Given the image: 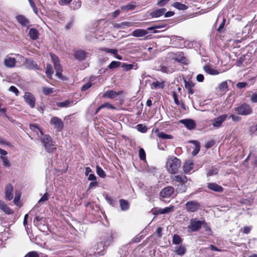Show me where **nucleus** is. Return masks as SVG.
I'll return each mask as SVG.
<instances>
[{
	"label": "nucleus",
	"instance_id": "f257e3e1",
	"mask_svg": "<svg viewBox=\"0 0 257 257\" xmlns=\"http://www.w3.org/2000/svg\"><path fill=\"white\" fill-rule=\"evenodd\" d=\"M45 150L48 153H52L57 149V146L53 141L52 138L48 135H43L40 138Z\"/></svg>",
	"mask_w": 257,
	"mask_h": 257
},
{
	"label": "nucleus",
	"instance_id": "f03ea898",
	"mask_svg": "<svg viewBox=\"0 0 257 257\" xmlns=\"http://www.w3.org/2000/svg\"><path fill=\"white\" fill-rule=\"evenodd\" d=\"M181 165L180 160L174 156H171L168 159L166 167L168 172L171 174H175Z\"/></svg>",
	"mask_w": 257,
	"mask_h": 257
},
{
	"label": "nucleus",
	"instance_id": "7ed1b4c3",
	"mask_svg": "<svg viewBox=\"0 0 257 257\" xmlns=\"http://www.w3.org/2000/svg\"><path fill=\"white\" fill-rule=\"evenodd\" d=\"M234 110L238 114L241 115H249L252 112V109L250 106L245 103L235 107Z\"/></svg>",
	"mask_w": 257,
	"mask_h": 257
},
{
	"label": "nucleus",
	"instance_id": "20e7f679",
	"mask_svg": "<svg viewBox=\"0 0 257 257\" xmlns=\"http://www.w3.org/2000/svg\"><path fill=\"white\" fill-rule=\"evenodd\" d=\"M203 220H198L196 218H192L190 220V224L188 226V229L191 232L199 230L202 226Z\"/></svg>",
	"mask_w": 257,
	"mask_h": 257
},
{
	"label": "nucleus",
	"instance_id": "39448f33",
	"mask_svg": "<svg viewBox=\"0 0 257 257\" xmlns=\"http://www.w3.org/2000/svg\"><path fill=\"white\" fill-rule=\"evenodd\" d=\"M185 206L187 211L190 212H195L200 208V204L195 200L187 202Z\"/></svg>",
	"mask_w": 257,
	"mask_h": 257
},
{
	"label": "nucleus",
	"instance_id": "423d86ee",
	"mask_svg": "<svg viewBox=\"0 0 257 257\" xmlns=\"http://www.w3.org/2000/svg\"><path fill=\"white\" fill-rule=\"evenodd\" d=\"M50 123L54 126V128L56 129L58 132H61L64 127L63 121L56 116H54L51 118Z\"/></svg>",
	"mask_w": 257,
	"mask_h": 257
},
{
	"label": "nucleus",
	"instance_id": "0eeeda50",
	"mask_svg": "<svg viewBox=\"0 0 257 257\" xmlns=\"http://www.w3.org/2000/svg\"><path fill=\"white\" fill-rule=\"evenodd\" d=\"M24 98L25 102L29 104L31 108H34L35 106L36 99L33 94L27 92L25 93Z\"/></svg>",
	"mask_w": 257,
	"mask_h": 257
},
{
	"label": "nucleus",
	"instance_id": "6e6552de",
	"mask_svg": "<svg viewBox=\"0 0 257 257\" xmlns=\"http://www.w3.org/2000/svg\"><path fill=\"white\" fill-rule=\"evenodd\" d=\"M13 186L11 184H8L5 188V199L8 201L13 198Z\"/></svg>",
	"mask_w": 257,
	"mask_h": 257
},
{
	"label": "nucleus",
	"instance_id": "1a4fd4ad",
	"mask_svg": "<svg viewBox=\"0 0 257 257\" xmlns=\"http://www.w3.org/2000/svg\"><path fill=\"white\" fill-rule=\"evenodd\" d=\"M174 189L172 186H168L160 192V196L163 198H169L173 194Z\"/></svg>",
	"mask_w": 257,
	"mask_h": 257
},
{
	"label": "nucleus",
	"instance_id": "9d476101",
	"mask_svg": "<svg viewBox=\"0 0 257 257\" xmlns=\"http://www.w3.org/2000/svg\"><path fill=\"white\" fill-rule=\"evenodd\" d=\"M180 122L183 124L188 130H191L195 128L196 123L192 119H182Z\"/></svg>",
	"mask_w": 257,
	"mask_h": 257
},
{
	"label": "nucleus",
	"instance_id": "9b49d317",
	"mask_svg": "<svg viewBox=\"0 0 257 257\" xmlns=\"http://www.w3.org/2000/svg\"><path fill=\"white\" fill-rule=\"evenodd\" d=\"M87 54L83 50H76L74 52V56L76 59L79 61H83L86 58Z\"/></svg>",
	"mask_w": 257,
	"mask_h": 257
},
{
	"label": "nucleus",
	"instance_id": "f8f14e48",
	"mask_svg": "<svg viewBox=\"0 0 257 257\" xmlns=\"http://www.w3.org/2000/svg\"><path fill=\"white\" fill-rule=\"evenodd\" d=\"M227 114H224L220 115L213 120V125L214 127H219L221 126L222 122L226 119Z\"/></svg>",
	"mask_w": 257,
	"mask_h": 257
},
{
	"label": "nucleus",
	"instance_id": "ddd939ff",
	"mask_svg": "<svg viewBox=\"0 0 257 257\" xmlns=\"http://www.w3.org/2000/svg\"><path fill=\"white\" fill-rule=\"evenodd\" d=\"M25 65L26 68L29 69H39L37 63L35 61L30 58L26 59Z\"/></svg>",
	"mask_w": 257,
	"mask_h": 257
},
{
	"label": "nucleus",
	"instance_id": "4468645a",
	"mask_svg": "<svg viewBox=\"0 0 257 257\" xmlns=\"http://www.w3.org/2000/svg\"><path fill=\"white\" fill-rule=\"evenodd\" d=\"M17 21L23 27H28L29 26L30 21L23 15H18L16 17Z\"/></svg>",
	"mask_w": 257,
	"mask_h": 257
},
{
	"label": "nucleus",
	"instance_id": "2eb2a0df",
	"mask_svg": "<svg viewBox=\"0 0 257 257\" xmlns=\"http://www.w3.org/2000/svg\"><path fill=\"white\" fill-rule=\"evenodd\" d=\"M207 187L215 192H221L223 191V188L220 185H218L216 183H208Z\"/></svg>",
	"mask_w": 257,
	"mask_h": 257
},
{
	"label": "nucleus",
	"instance_id": "dca6fc26",
	"mask_svg": "<svg viewBox=\"0 0 257 257\" xmlns=\"http://www.w3.org/2000/svg\"><path fill=\"white\" fill-rule=\"evenodd\" d=\"M16 60L15 58L7 57L4 60L5 65L8 68H13L15 66Z\"/></svg>",
	"mask_w": 257,
	"mask_h": 257
},
{
	"label": "nucleus",
	"instance_id": "f3484780",
	"mask_svg": "<svg viewBox=\"0 0 257 257\" xmlns=\"http://www.w3.org/2000/svg\"><path fill=\"white\" fill-rule=\"evenodd\" d=\"M121 93V91L116 92L112 90H107L103 94V97L113 99L116 96L120 95Z\"/></svg>",
	"mask_w": 257,
	"mask_h": 257
},
{
	"label": "nucleus",
	"instance_id": "a211bd4d",
	"mask_svg": "<svg viewBox=\"0 0 257 257\" xmlns=\"http://www.w3.org/2000/svg\"><path fill=\"white\" fill-rule=\"evenodd\" d=\"M174 208V206H170L169 207H167L164 208H160L158 210H156L154 213L155 215L162 214H166L170 213L173 211Z\"/></svg>",
	"mask_w": 257,
	"mask_h": 257
},
{
	"label": "nucleus",
	"instance_id": "6ab92c4d",
	"mask_svg": "<svg viewBox=\"0 0 257 257\" xmlns=\"http://www.w3.org/2000/svg\"><path fill=\"white\" fill-rule=\"evenodd\" d=\"M204 70L208 74L215 75L219 74L220 72L217 69H214L209 65H205L203 67Z\"/></svg>",
	"mask_w": 257,
	"mask_h": 257
},
{
	"label": "nucleus",
	"instance_id": "aec40b11",
	"mask_svg": "<svg viewBox=\"0 0 257 257\" xmlns=\"http://www.w3.org/2000/svg\"><path fill=\"white\" fill-rule=\"evenodd\" d=\"M166 10L165 8H162L156 10L150 13V16L152 18H158L165 14Z\"/></svg>",
	"mask_w": 257,
	"mask_h": 257
},
{
	"label": "nucleus",
	"instance_id": "412c9836",
	"mask_svg": "<svg viewBox=\"0 0 257 257\" xmlns=\"http://www.w3.org/2000/svg\"><path fill=\"white\" fill-rule=\"evenodd\" d=\"M155 133L156 134L157 136L163 140L166 139H172L173 138V136L170 135H167L164 132H160L158 128H157L155 130Z\"/></svg>",
	"mask_w": 257,
	"mask_h": 257
},
{
	"label": "nucleus",
	"instance_id": "4be33fe9",
	"mask_svg": "<svg viewBox=\"0 0 257 257\" xmlns=\"http://www.w3.org/2000/svg\"><path fill=\"white\" fill-rule=\"evenodd\" d=\"M113 238V234L112 232H110L107 235L104 237L103 241V247H107L110 243L112 241Z\"/></svg>",
	"mask_w": 257,
	"mask_h": 257
},
{
	"label": "nucleus",
	"instance_id": "5701e85b",
	"mask_svg": "<svg viewBox=\"0 0 257 257\" xmlns=\"http://www.w3.org/2000/svg\"><path fill=\"white\" fill-rule=\"evenodd\" d=\"M0 208L7 214H11L13 213V211L1 200H0Z\"/></svg>",
	"mask_w": 257,
	"mask_h": 257
},
{
	"label": "nucleus",
	"instance_id": "b1692460",
	"mask_svg": "<svg viewBox=\"0 0 257 257\" xmlns=\"http://www.w3.org/2000/svg\"><path fill=\"white\" fill-rule=\"evenodd\" d=\"M54 67L56 71V75L60 78L62 77V68L60 61L54 64Z\"/></svg>",
	"mask_w": 257,
	"mask_h": 257
},
{
	"label": "nucleus",
	"instance_id": "393cba45",
	"mask_svg": "<svg viewBox=\"0 0 257 257\" xmlns=\"http://www.w3.org/2000/svg\"><path fill=\"white\" fill-rule=\"evenodd\" d=\"M148 32L144 29H137L133 31L132 35L136 37H143L147 34Z\"/></svg>",
	"mask_w": 257,
	"mask_h": 257
},
{
	"label": "nucleus",
	"instance_id": "a878e982",
	"mask_svg": "<svg viewBox=\"0 0 257 257\" xmlns=\"http://www.w3.org/2000/svg\"><path fill=\"white\" fill-rule=\"evenodd\" d=\"M185 87L187 89L189 94H192L194 93V91L192 88L194 86V84L192 81H188L184 80Z\"/></svg>",
	"mask_w": 257,
	"mask_h": 257
},
{
	"label": "nucleus",
	"instance_id": "bb28decb",
	"mask_svg": "<svg viewBox=\"0 0 257 257\" xmlns=\"http://www.w3.org/2000/svg\"><path fill=\"white\" fill-rule=\"evenodd\" d=\"M193 163L192 160H188L187 161L183 166V170L185 173L189 172L193 167Z\"/></svg>",
	"mask_w": 257,
	"mask_h": 257
},
{
	"label": "nucleus",
	"instance_id": "cd10ccee",
	"mask_svg": "<svg viewBox=\"0 0 257 257\" xmlns=\"http://www.w3.org/2000/svg\"><path fill=\"white\" fill-rule=\"evenodd\" d=\"M175 56L173 57V59L179 62L184 63L185 57L184 56V54L182 52H178L174 55Z\"/></svg>",
	"mask_w": 257,
	"mask_h": 257
},
{
	"label": "nucleus",
	"instance_id": "c85d7f7f",
	"mask_svg": "<svg viewBox=\"0 0 257 257\" xmlns=\"http://www.w3.org/2000/svg\"><path fill=\"white\" fill-rule=\"evenodd\" d=\"M132 26H133V23L129 22H122L119 24H117V23L115 24L113 26L115 28L123 29V28H125V27H131Z\"/></svg>",
	"mask_w": 257,
	"mask_h": 257
},
{
	"label": "nucleus",
	"instance_id": "c756f323",
	"mask_svg": "<svg viewBox=\"0 0 257 257\" xmlns=\"http://www.w3.org/2000/svg\"><path fill=\"white\" fill-rule=\"evenodd\" d=\"M165 87V83L164 81L159 82L158 81L156 82H153L152 83L151 85V87L152 89H158L161 88L163 89Z\"/></svg>",
	"mask_w": 257,
	"mask_h": 257
},
{
	"label": "nucleus",
	"instance_id": "7c9ffc66",
	"mask_svg": "<svg viewBox=\"0 0 257 257\" xmlns=\"http://www.w3.org/2000/svg\"><path fill=\"white\" fill-rule=\"evenodd\" d=\"M39 32L36 29L31 28L30 29L29 35L33 40H36L38 38Z\"/></svg>",
	"mask_w": 257,
	"mask_h": 257
},
{
	"label": "nucleus",
	"instance_id": "2f4dec72",
	"mask_svg": "<svg viewBox=\"0 0 257 257\" xmlns=\"http://www.w3.org/2000/svg\"><path fill=\"white\" fill-rule=\"evenodd\" d=\"M120 206L122 211H126L128 209L130 205L127 201L124 199L119 200Z\"/></svg>",
	"mask_w": 257,
	"mask_h": 257
},
{
	"label": "nucleus",
	"instance_id": "473e14b6",
	"mask_svg": "<svg viewBox=\"0 0 257 257\" xmlns=\"http://www.w3.org/2000/svg\"><path fill=\"white\" fill-rule=\"evenodd\" d=\"M175 248L176 250L175 251L179 255H184L186 251V248L182 245L177 246Z\"/></svg>",
	"mask_w": 257,
	"mask_h": 257
},
{
	"label": "nucleus",
	"instance_id": "72a5a7b5",
	"mask_svg": "<svg viewBox=\"0 0 257 257\" xmlns=\"http://www.w3.org/2000/svg\"><path fill=\"white\" fill-rule=\"evenodd\" d=\"M172 6L174 8H175L179 10H187L188 8V6H187L186 5L181 4L180 3H179V2L174 3L172 5Z\"/></svg>",
	"mask_w": 257,
	"mask_h": 257
},
{
	"label": "nucleus",
	"instance_id": "f704fd0d",
	"mask_svg": "<svg viewBox=\"0 0 257 257\" xmlns=\"http://www.w3.org/2000/svg\"><path fill=\"white\" fill-rule=\"evenodd\" d=\"M72 103V101L70 100H66L63 102H57L56 104L60 107H67L69 106Z\"/></svg>",
	"mask_w": 257,
	"mask_h": 257
},
{
	"label": "nucleus",
	"instance_id": "c9c22d12",
	"mask_svg": "<svg viewBox=\"0 0 257 257\" xmlns=\"http://www.w3.org/2000/svg\"><path fill=\"white\" fill-rule=\"evenodd\" d=\"M44 219L43 217L40 216H36L34 220V224L35 226H38L42 224Z\"/></svg>",
	"mask_w": 257,
	"mask_h": 257
},
{
	"label": "nucleus",
	"instance_id": "e433bc0d",
	"mask_svg": "<svg viewBox=\"0 0 257 257\" xmlns=\"http://www.w3.org/2000/svg\"><path fill=\"white\" fill-rule=\"evenodd\" d=\"M193 143L194 144L195 147L194 150L192 152V155L193 156L196 155L199 152L200 149V147L199 145V143L197 141H193Z\"/></svg>",
	"mask_w": 257,
	"mask_h": 257
},
{
	"label": "nucleus",
	"instance_id": "4c0bfd02",
	"mask_svg": "<svg viewBox=\"0 0 257 257\" xmlns=\"http://www.w3.org/2000/svg\"><path fill=\"white\" fill-rule=\"evenodd\" d=\"M175 178L177 182L182 183H185L187 181V178L185 175H176Z\"/></svg>",
	"mask_w": 257,
	"mask_h": 257
},
{
	"label": "nucleus",
	"instance_id": "58836bf2",
	"mask_svg": "<svg viewBox=\"0 0 257 257\" xmlns=\"http://www.w3.org/2000/svg\"><path fill=\"white\" fill-rule=\"evenodd\" d=\"M46 73L48 77H50L54 73L53 67L51 64H48L46 65Z\"/></svg>",
	"mask_w": 257,
	"mask_h": 257
},
{
	"label": "nucleus",
	"instance_id": "ea45409f",
	"mask_svg": "<svg viewBox=\"0 0 257 257\" xmlns=\"http://www.w3.org/2000/svg\"><path fill=\"white\" fill-rule=\"evenodd\" d=\"M96 173L97 175L101 178H104L106 176V174L105 172L102 170V169L99 166H96Z\"/></svg>",
	"mask_w": 257,
	"mask_h": 257
},
{
	"label": "nucleus",
	"instance_id": "a19ab883",
	"mask_svg": "<svg viewBox=\"0 0 257 257\" xmlns=\"http://www.w3.org/2000/svg\"><path fill=\"white\" fill-rule=\"evenodd\" d=\"M136 6L135 5L129 4L126 5L122 6L121 7V9L124 11H128L130 10H133L135 9Z\"/></svg>",
	"mask_w": 257,
	"mask_h": 257
},
{
	"label": "nucleus",
	"instance_id": "79ce46f5",
	"mask_svg": "<svg viewBox=\"0 0 257 257\" xmlns=\"http://www.w3.org/2000/svg\"><path fill=\"white\" fill-rule=\"evenodd\" d=\"M182 242V238L178 234H174L173 237L172 242L174 244H179Z\"/></svg>",
	"mask_w": 257,
	"mask_h": 257
},
{
	"label": "nucleus",
	"instance_id": "37998d69",
	"mask_svg": "<svg viewBox=\"0 0 257 257\" xmlns=\"http://www.w3.org/2000/svg\"><path fill=\"white\" fill-rule=\"evenodd\" d=\"M120 64L121 62L119 61H113L110 63L108 67L109 69H114L119 67Z\"/></svg>",
	"mask_w": 257,
	"mask_h": 257
},
{
	"label": "nucleus",
	"instance_id": "c03bdc74",
	"mask_svg": "<svg viewBox=\"0 0 257 257\" xmlns=\"http://www.w3.org/2000/svg\"><path fill=\"white\" fill-rule=\"evenodd\" d=\"M29 127L32 131L36 132V133H38V132L39 131L42 135H43V132L37 124H30Z\"/></svg>",
	"mask_w": 257,
	"mask_h": 257
},
{
	"label": "nucleus",
	"instance_id": "a18cd8bd",
	"mask_svg": "<svg viewBox=\"0 0 257 257\" xmlns=\"http://www.w3.org/2000/svg\"><path fill=\"white\" fill-rule=\"evenodd\" d=\"M136 128L139 132H140L142 133H146L148 130L147 126L144 125L142 124H139L137 125Z\"/></svg>",
	"mask_w": 257,
	"mask_h": 257
},
{
	"label": "nucleus",
	"instance_id": "49530a36",
	"mask_svg": "<svg viewBox=\"0 0 257 257\" xmlns=\"http://www.w3.org/2000/svg\"><path fill=\"white\" fill-rule=\"evenodd\" d=\"M202 225H203V227L205 228V231L208 232V234L211 235L212 233L211 229L209 226V225L207 224V223H206V222L205 221L204 219L203 220Z\"/></svg>",
	"mask_w": 257,
	"mask_h": 257
},
{
	"label": "nucleus",
	"instance_id": "de8ad7c7",
	"mask_svg": "<svg viewBox=\"0 0 257 257\" xmlns=\"http://www.w3.org/2000/svg\"><path fill=\"white\" fill-rule=\"evenodd\" d=\"M1 159L3 161V164L4 166L8 167H10V166H11L10 162L7 157L2 156L1 157Z\"/></svg>",
	"mask_w": 257,
	"mask_h": 257
},
{
	"label": "nucleus",
	"instance_id": "09e8293b",
	"mask_svg": "<svg viewBox=\"0 0 257 257\" xmlns=\"http://www.w3.org/2000/svg\"><path fill=\"white\" fill-rule=\"evenodd\" d=\"M139 156L140 160L144 161L146 160V153L143 148H140L139 152Z\"/></svg>",
	"mask_w": 257,
	"mask_h": 257
},
{
	"label": "nucleus",
	"instance_id": "8fccbe9b",
	"mask_svg": "<svg viewBox=\"0 0 257 257\" xmlns=\"http://www.w3.org/2000/svg\"><path fill=\"white\" fill-rule=\"evenodd\" d=\"M251 31V28L250 25H246L243 29L242 34H245V36H246L247 34H248L249 33H250Z\"/></svg>",
	"mask_w": 257,
	"mask_h": 257
},
{
	"label": "nucleus",
	"instance_id": "3c124183",
	"mask_svg": "<svg viewBox=\"0 0 257 257\" xmlns=\"http://www.w3.org/2000/svg\"><path fill=\"white\" fill-rule=\"evenodd\" d=\"M159 70H160L161 71H162L164 73H170L172 72V71L170 70L168 67H167L165 66H163V65L160 66Z\"/></svg>",
	"mask_w": 257,
	"mask_h": 257
},
{
	"label": "nucleus",
	"instance_id": "603ef678",
	"mask_svg": "<svg viewBox=\"0 0 257 257\" xmlns=\"http://www.w3.org/2000/svg\"><path fill=\"white\" fill-rule=\"evenodd\" d=\"M43 92L45 95H48L52 93L53 92V89L52 88L45 87L42 89Z\"/></svg>",
	"mask_w": 257,
	"mask_h": 257
},
{
	"label": "nucleus",
	"instance_id": "864d4df0",
	"mask_svg": "<svg viewBox=\"0 0 257 257\" xmlns=\"http://www.w3.org/2000/svg\"><path fill=\"white\" fill-rule=\"evenodd\" d=\"M250 132L251 135L257 136V124L250 127Z\"/></svg>",
	"mask_w": 257,
	"mask_h": 257
},
{
	"label": "nucleus",
	"instance_id": "5fc2aeb1",
	"mask_svg": "<svg viewBox=\"0 0 257 257\" xmlns=\"http://www.w3.org/2000/svg\"><path fill=\"white\" fill-rule=\"evenodd\" d=\"M21 198V193L19 191H16L15 192V197L14 199V202L15 204H17V203L19 201Z\"/></svg>",
	"mask_w": 257,
	"mask_h": 257
},
{
	"label": "nucleus",
	"instance_id": "6e6d98bb",
	"mask_svg": "<svg viewBox=\"0 0 257 257\" xmlns=\"http://www.w3.org/2000/svg\"><path fill=\"white\" fill-rule=\"evenodd\" d=\"M218 172V170L217 169H209L207 172V175L208 176H212L214 175H216Z\"/></svg>",
	"mask_w": 257,
	"mask_h": 257
},
{
	"label": "nucleus",
	"instance_id": "4d7b16f0",
	"mask_svg": "<svg viewBox=\"0 0 257 257\" xmlns=\"http://www.w3.org/2000/svg\"><path fill=\"white\" fill-rule=\"evenodd\" d=\"M105 199L107 202L112 205H113L115 203V200L112 198L111 196L108 195H106Z\"/></svg>",
	"mask_w": 257,
	"mask_h": 257
},
{
	"label": "nucleus",
	"instance_id": "13d9d810",
	"mask_svg": "<svg viewBox=\"0 0 257 257\" xmlns=\"http://www.w3.org/2000/svg\"><path fill=\"white\" fill-rule=\"evenodd\" d=\"M25 257H39V255L37 252L33 251L28 252Z\"/></svg>",
	"mask_w": 257,
	"mask_h": 257
},
{
	"label": "nucleus",
	"instance_id": "bf43d9fd",
	"mask_svg": "<svg viewBox=\"0 0 257 257\" xmlns=\"http://www.w3.org/2000/svg\"><path fill=\"white\" fill-rule=\"evenodd\" d=\"M227 81H223L220 84L219 88L220 90H224L227 89Z\"/></svg>",
	"mask_w": 257,
	"mask_h": 257
},
{
	"label": "nucleus",
	"instance_id": "052dcab7",
	"mask_svg": "<svg viewBox=\"0 0 257 257\" xmlns=\"http://www.w3.org/2000/svg\"><path fill=\"white\" fill-rule=\"evenodd\" d=\"M121 67L123 68L124 70H125V71H128V70H130L131 69H132L133 67V64H125V63H123L122 66H121Z\"/></svg>",
	"mask_w": 257,
	"mask_h": 257
},
{
	"label": "nucleus",
	"instance_id": "680f3d73",
	"mask_svg": "<svg viewBox=\"0 0 257 257\" xmlns=\"http://www.w3.org/2000/svg\"><path fill=\"white\" fill-rule=\"evenodd\" d=\"M101 107H102V108L106 107L108 109H115L114 106H113L112 104H111L108 102L104 103L101 104Z\"/></svg>",
	"mask_w": 257,
	"mask_h": 257
},
{
	"label": "nucleus",
	"instance_id": "e2e57ef3",
	"mask_svg": "<svg viewBox=\"0 0 257 257\" xmlns=\"http://www.w3.org/2000/svg\"><path fill=\"white\" fill-rule=\"evenodd\" d=\"M226 22V19L223 17L221 23L220 24L217 30L218 32H221V30L223 28Z\"/></svg>",
	"mask_w": 257,
	"mask_h": 257
},
{
	"label": "nucleus",
	"instance_id": "0e129e2a",
	"mask_svg": "<svg viewBox=\"0 0 257 257\" xmlns=\"http://www.w3.org/2000/svg\"><path fill=\"white\" fill-rule=\"evenodd\" d=\"M9 90L14 92L17 96H18L19 94V90L14 86H11L9 88Z\"/></svg>",
	"mask_w": 257,
	"mask_h": 257
},
{
	"label": "nucleus",
	"instance_id": "69168bd1",
	"mask_svg": "<svg viewBox=\"0 0 257 257\" xmlns=\"http://www.w3.org/2000/svg\"><path fill=\"white\" fill-rule=\"evenodd\" d=\"M28 1L30 3V5H31V7L32 8V9L33 10L34 13L37 15L38 13V10L37 8H36V7L35 6L33 1L32 0H28Z\"/></svg>",
	"mask_w": 257,
	"mask_h": 257
},
{
	"label": "nucleus",
	"instance_id": "338daca9",
	"mask_svg": "<svg viewBox=\"0 0 257 257\" xmlns=\"http://www.w3.org/2000/svg\"><path fill=\"white\" fill-rule=\"evenodd\" d=\"M48 199V194L47 193H46L44 194V195L42 197V198L39 200L38 203H41V202L46 201Z\"/></svg>",
	"mask_w": 257,
	"mask_h": 257
},
{
	"label": "nucleus",
	"instance_id": "774afa93",
	"mask_svg": "<svg viewBox=\"0 0 257 257\" xmlns=\"http://www.w3.org/2000/svg\"><path fill=\"white\" fill-rule=\"evenodd\" d=\"M91 86V82H87L85 84L83 85L81 87L82 91H85L89 89Z\"/></svg>",
	"mask_w": 257,
	"mask_h": 257
}]
</instances>
